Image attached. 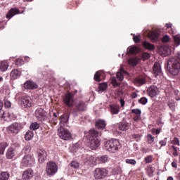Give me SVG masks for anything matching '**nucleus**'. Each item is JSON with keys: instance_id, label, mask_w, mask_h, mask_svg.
Wrapping results in <instances>:
<instances>
[{"instance_id": "nucleus-1", "label": "nucleus", "mask_w": 180, "mask_h": 180, "mask_svg": "<svg viewBox=\"0 0 180 180\" xmlns=\"http://www.w3.org/2000/svg\"><path fill=\"white\" fill-rule=\"evenodd\" d=\"M167 71L174 76L179 74L180 62L178 58L172 57L167 60Z\"/></svg>"}, {"instance_id": "nucleus-2", "label": "nucleus", "mask_w": 180, "mask_h": 180, "mask_svg": "<svg viewBox=\"0 0 180 180\" xmlns=\"http://www.w3.org/2000/svg\"><path fill=\"white\" fill-rule=\"evenodd\" d=\"M104 147L109 153H117L121 146L117 139H111L105 142Z\"/></svg>"}, {"instance_id": "nucleus-3", "label": "nucleus", "mask_w": 180, "mask_h": 180, "mask_svg": "<svg viewBox=\"0 0 180 180\" xmlns=\"http://www.w3.org/2000/svg\"><path fill=\"white\" fill-rule=\"evenodd\" d=\"M85 110H86V104H85V102L79 101L75 103V107L72 109L70 113L74 117H77L80 112H85Z\"/></svg>"}, {"instance_id": "nucleus-4", "label": "nucleus", "mask_w": 180, "mask_h": 180, "mask_svg": "<svg viewBox=\"0 0 180 180\" xmlns=\"http://www.w3.org/2000/svg\"><path fill=\"white\" fill-rule=\"evenodd\" d=\"M57 171H58V166L56 162L53 161H49L46 164V167L45 172L46 175L49 176H53V175H56L57 174Z\"/></svg>"}, {"instance_id": "nucleus-5", "label": "nucleus", "mask_w": 180, "mask_h": 180, "mask_svg": "<svg viewBox=\"0 0 180 180\" xmlns=\"http://www.w3.org/2000/svg\"><path fill=\"white\" fill-rule=\"evenodd\" d=\"M35 117L39 122H47L49 117L47 116V112L41 108H38L34 112Z\"/></svg>"}, {"instance_id": "nucleus-6", "label": "nucleus", "mask_w": 180, "mask_h": 180, "mask_svg": "<svg viewBox=\"0 0 180 180\" xmlns=\"http://www.w3.org/2000/svg\"><path fill=\"white\" fill-rule=\"evenodd\" d=\"M109 171L106 168L98 167L94 172V176L95 179H103L105 176H108Z\"/></svg>"}, {"instance_id": "nucleus-7", "label": "nucleus", "mask_w": 180, "mask_h": 180, "mask_svg": "<svg viewBox=\"0 0 180 180\" xmlns=\"http://www.w3.org/2000/svg\"><path fill=\"white\" fill-rule=\"evenodd\" d=\"M84 143L86 146L91 148V150H96L101 146V141L96 138L87 139Z\"/></svg>"}, {"instance_id": "nucleus-8", "label": "nucleus", "mask_w": 180, "mask_h": 180, "mask_svg": "<svg viewBox=\"0 0 180 180\" xmlns=\"http://www.w3.org/2000/svg\"><path fill=\"white\" fill-rule=\"evenodd\" d=\"M23 124L20 122H13L8 127V130L13 134H19L20 130L23 129Z\"/></svg>"}, {"instance_id": "nucleus-9", "label": "nucleus", "mask_w": 180, "mask_h": 180, "mask_svg": "<svg viewBox=\"0 0 180 180\" xmlns=\"http://www.w3.org/2000/svg\"><path fill=\"white\" fill-rule=\"evenodd\" d=\"M58 134L62 140H71V133L64 127H60L58 129Z\"/></svg>"}, {"instance_id": "nucleus-10", "label": "nucleus", "mask_w": 180, "mask_h": 180, "mask_svg": "<svg viewBox=\"0 0 180 180\" xmlns=\"http://www.w3.org/2000/svg\"><path fill=\"white\" fill-rule=\"evenodd\" d=\"M20 103L22 108L27 109V108H32V98L30 96H22L20 99Z\"/></svg>"}, {"instance_id": "nucleus-11", "label": "nucleus", "mask_w": 180, "mask_h": 180, "mask_svg": "<svg viewBox=\"0 0 180 180\" xmlns=\"http://www.w3.org/2000/svg\"><path fill=\"white\" fill-rule=\"evenodd\" d=\"M64 103L66 104V106L71 108V106H74V94L68 92L65 94L63 98Z\"/></svg>"}, {"instance_id": "nucleus-12", "label": "nucleus", "mask_w": 180, "mask_h": 180, "mask_svg": "<svg viewBox=\"0 0 180 180\" xmlns=\"http://www.w3.org/2000/svg\"><path fill=\"white\" fill-rule=\"evenodd\" d=\"M34 159L30 155H25L22 160L21 165L22 167H32Z\"/></svg>"}, {"instance_id": "nucleus-13", "label": "nucleus", "mask_w": 180, "mask_h": 180, "mask_svg": "<svg viewBox=\"0 0 180 180\" xmlns=\"http://www.w3.org/2000/svg\"><path fill=\"white\" fill-rule=\"evenodd\" d=\"M108 161H109V156L108 155H100L96 158L94 165H96V164H106Z\"/></svg>"}, {"instance_id": "nucleus-14", "label": "nucleus", "mask_w": 180, "mask_h": 180, "mask_svg": "<svg viewBox=\"0 0 180 180\" xmlns=\"http://www.w3.org/2000/svg\"><path fill=\"white\" fill-rule=\"evenodd\" d=\"M38 161L40 164H43L47 160V152L44 150L39 149L37 150Z\"/></svg>"}, {"instance_id": "nucleus-15", "label": "nucleus", "mask_w": 180, "mask_h": 180, "mask_svg": "<svg viewBox=\"0 0 180 180\" xmlns=\"http://www.w3.org/2000/svg\"><path fill=\"white\" fill-rule=\"evenodd\" d=\"M33 175H34L33 169H32L31 168L27 169L25 171L22 172V179L30 180L33 178Z\"/></svg>"}, {"instance_id": "nucleus-16", "label": "nucleus", "mask_w": 180, "mask_h": 180, "mask_svg": "<svg viewBox=\"0 0 180 180\" xmlns=\"http://www.w3.org/2000/svg\"><path fill=\"white\" fill-rule=\"evenodd\" d=\"M58 112L54 111H50L49 113L48 120L53 123V124H57V120H58Z\"/></svg>"}, {"instance_id": "nucleus-17", "label": "nucleus", "mask_w": 180, "mask_h": 180, "mask_svg": "<svg viewBox=\"0 0 180 180\" xmlns=\"http://www.w3.org/2000/svg\"><path fill=\"white\" fill-rule=\"evenodd\" d=\"M19 13H20V11H19V9L12 8L8 11L6 18H7V19H12L15 15H19Z\"/></svg>"}, {"instance_id": "nucleus-18", "label": "nucleus", "mask_w": 180, "mask_h": 180, "mask_svg": "<svg viewBox=\"0 0 180 180\" xmlns=\"http://www.w3.org/2000/svg\"><path fill=\"white\" fill-rule=\"evenodd\" d=\"M24 88L25 89H37V88H39V85L33 81H27L24 84Z\"/></svg>"}, {"instance_id": "nucleus-19", "label": "nucleus", "mask_w": 180, "mask_h": 180, "mask_svg": "<svg viewBox=\"0 0 180 180\" xmlns=\"http://www.w3.org/2000/svg\"><path fill=\"white\" fill-rule=\"evenodd\" d=\"M149 39H150V41H152V43L158 41V40H160V33L156 31L151 32L149 34Z\"/></svg>"}, {"instance_id": "nucleus-20", "label": "nucleus", "mask_w": 180, "mask_h": 180, "mask_svg": "<svg viewBox=\"0 0 180 180\" xmlns=\"http://www.w3.org/2000/svg\"><path fill=\"white\" fill-rule=\"evenodd\" d=\"M96 127L98 129V130H105L106 127V122L103 120H98L96 122Z\"/></svg>"}, {"instance_id": "nucleus-21", "label": "nucleus", "mask_w": 180, "mask_h": 180, "mask_svg": "<svg viewBox=\"0 0 180 180\" xmlns=\"http://www.w3.org/2000/svg\"><path fill=\"white\" fill-rule=\"evenodd\" d=\"M118 129L122 131H126V130H129V123L126 121L121 122L118 124Z\"/></svg>"}, {"instance_id": "nucleus-22", "label": "nucleus", "mask_w": 180, "mask_h": 180, "mask_svg": "<svg viewBox=\"0 0 180 180\" xmlns=\"http://www.w3.org/2000/svg\"><path fill=\"white\" fill-rule=\"evenodd\" d=\"M153 74L155 77H158L162 74V71H161V67L158 64H155L153 65Z\"/></svg>"}, {"instance_id": "nucleus-23", "label": "nucleus", "mask_w": 180, "mask_h": 180, "mask_svg": "<svg viewBox=\"0 0 180 180\" xmlns=\"http://www.w3.org/2000/svg\"><path fill=\"white\" fill-rule=\"evenodd\" d=\"M13 157H15V148H13V146H11L7 150L6 158H8V160H12Z\"/></svg>"}, {"instance_id": "nucleus-24", "label": "nucleus", "mask_w": 180, "mask_h": 180, "mask_svg": "<svg viewBox=\"0 0 180 180\" xmlns=\"http://www.w3.org/2000/svg\"><path fill=\"white\" fill-rule=\"evenodd\" d=\"M8 146H9V144H8L6 142H2L0 143V160H2L5 150Z\"/></svg>"}, {"instance_id": "nucleus-25", "label": "nucleus", "mask_w": 180, "mask_h": 180, "mask_svg": "<svg viewBox=\"0 0 180 180\" xmlns=\"http://www.w3.org/2000/svg\"><path fill=\"white\" fill-rule=\"evenodd\" d=\"M146 84V78L143 77H139L136 78V86H141V85H144Z\"/></svg>"}, {"instance_id": "nucleus-26", "label": "nucleus", "mask_w": 180, "mask_h": 180, "mask_svg": "<svg viewBox=\"0 0 180 180\" xmlns=\"http://www.w3.org/2000/svg\"><path fill=\"white\" fill-rule=\"evenodd\" d=\"M98 136H99V132H98L95 129H90L89 131V139H98Z\"/></svg>"}, {"instance_id": "nucleus-27", "label": "nucleus", "mask_w": 180, "mask_h": 180, "mask_svg": "<svg viewBox=\"0 0 180 180\" xmlns=\"http://www.w3.org/2000/svg\"><path fill=\"white\" fill-rule=\"evenodd\" d=\"M142 44L144 49H146V50H154V49H155V47L153 45V44L147 41H143Z\"/></svg>"}, {"instance_id": "nucleus-28", "label": "nucleus", "mask_w": 180, "mask_h": 180, "mask_svg": "<svg viewBox=\"0 0 180 180\" xmlns=\"http://www.w3.org/2000/svg\"><path fill=\"white\" fill-rule=\"evenodd\" d=\"M10 75L12 79H16L20 77V72H19L18 70H13Z\"/></svg>"}, {"instance_id": "nucleus-29", "label": "nucleus", "mask_w": 180, "mask_h": 180, "mask_svg": "<svg viewBox=\"0 0 180 180\" xmlns=\"http://www.w3.org/2000/svg\"><path fill=\"white\" fill-rule=\"evenodd\" d=\"M9 67V65H8V62L6 61H1L0 63V70L2 71V72H5L6 70H8V68Z\"/></svg>"}, {"instance_id": "nucleus-30", "label": "nucleus", "mask_w": 180, "mask_h": 180, "mask_svg": "<svg viewBox=\"0 0 180 180\" xmlns=\"http://www.w3.org/2000/svg\"><path fill=\"white\" fill-rule=\"evenodd\" d=\"M111 113L112 115H117L120 111V108L117 105H110Z\"/></svg>"}, {"instance_id": "nucleus-31", "label": "nucleus", "mask_w": 180, "mask_h": 180, "mask_svg": "<svg viewBox=\"0 0 180 180\" xmlns=\"http://www.w3.org/2000/svg\"><path fill=\"white\" fill-rule=\"evenodd\" d=\"M34 136V134H33L32 131H27L25 134V139L27 141H30L32 139H33V136Z\"/></svg>"}, {"instance_id": "nucleus-32", "label": "nucleus", "mask_w": 180, "mask_h": 180, "mask_svg": "<svg viewBox=\"0 0 180 180\" xmlns=\"http://www.w3.org/2000/svg\"><path fill=\"white\" fill-rule=\"evenodd\" d=\"M127 54H128V56H133L136 54V46H129L127 50Z\"/></svg>"}, {"instance_id": "nucleus-33", "label": "nucleus", "mask_w": 180, "mask_h": 180, "mask_svg": "<svg viewBox=\"0 0 180 180\" xmlns=\"http://www.w3.org/2000/svg\"><path fill=\"white\" fill-rule=\"evenodd\" d=\"M9 179V172H1L0 174V180H8Z\"/></svg>"}, {"instance_id": "nucleus-34", "label": "nucleus", "mask_w": 180, "mask_h": 180, "mask_svg": "<svg viewBox=\"0 0 180 180\" xmlns=\"http://www.w3.org/2000/svg\"><path fill=\"white\" fill-rule=\"evenodd\" d=\"M69 167L74 168V169H78L79 168V163L77 161H72L69 164Z\"/></svg>"}, {"instance_id": "nucleus-35", "label": "nucleus", "mask_w": 180, "mask_h": 180, "mask_svg": "<svg viewBox=\"0 0 180 180\" xmlns=\"http://www.w3.org/2000/svg\"><path fill=\"white\" fill-rule=\"evenodd\" d=\"M40 127V125L37 122H32L30 126V130H37Z\"/></svg>"}, {"instance_id": "nucleus-36", "label": "nucleus", "mask_w": 180, "mask_h": 180, "mask_svg": "<svg viewBox=\"0 0 180 180\" xmlns=\"http://www.w3.org/2000/svg\"><path fill=\"white\" fill-rule=\"evenodd\" d=\"M32 150V148L30 147V145H26L23 149H22V153L24 154H27L28 153H30V150Z\"/></svg>"}, {"instance_id": "nucleus-37", "label": "nucleus", "mask_w": 180, "mask_h": 180, "mask_svg": "<svg viewBox=\"0 0 180 180\" xmlns=\"http://www.w3.org/2000/svg\"><path fill=\"white\" fill-rule=\"evenodd\" d=\"M167 106H169L171 110H175V102H174L173 101L167 102Z\"/></svg>"}, {"instance_id": "nucleus-38", "label": "nucleus", "mask_w": 180, "mask_h": 180, "mask_svg": "<svg viewBox=\"0 0 180 180\" xmlns=\"http://www.w3.org/2000/svg\"><path fill=\"white\" fill-rule=\"evenodd\" d=\"M128 63L132 67H136V57L129 58L128 60Z\"/></svg>"}, {"instance_id": "nucleus-39", "label": "nucleus", "mask_w": 180, "mask_h": 180, "mask_svg": "<svg viewBox=\"0 0 180 180\" xmlns=\"http://www.w3.org/2000/svg\"><path fill=\"white\" fill-rule=\"evenodd\" d=\"M106 88H108V84L102 83L98 85L99 91H106Z\"/></svg>"}, {"instance_id": "nucleus-40", "label": "nucleus", "mask_w": 180, "mask_h": 180, "mask_svg": "<svg viewBox=\"0 0 180 180\" xmlns=\"http://www.w3.org/2000/svg\"><path fill=\"white\" fill-rule=\"evenodd\" d=\"M139 103H141V105H146L147 102H148V100L146 97H142L138 100Z\"/></svg>"}, {"instance_id": "nucleus-41", "label": "nucleus", "mask_w": 180, "mask_h": 180, "mask_svg": "<svg viewBox=\"0 0 180 180\" xmlns=\"http://www.w3.org/2000/svg\"><path fill=\"white\" fill-rule=\"evenodd\" d=\"M158 92L159 91H148V95H149V96H150V98H155V96H157Z\"/></svg>"}, {"instance_id": "nucleus-42", "label": "nucleus", "mask_w": 180, "mask_h": 180, "mask_svg": "<svg viewBox=\"0 0 180 180\" xmlns=\"http://www.w3.org/2000/svg\"><path fill=\"white\" fill-rule=\"evenodd\" d=\"M147 139L148 144H153V143H154V140L155 139V138H154V136H153L151 134H148Z\"/></svg>"}, {"instance_id": "nucleus-43", "label": "nucleus", "mask_w": 180, "mask_h": 180, "mask_svg": "<svg viewBox=\"0 0 180 180\" xmlns=\"http://www.w3.org/2000/svg\"><path fill=\"white\" fill-rule=\"evenodd\" d=\"M174 41L175 44H177L178 46L180 45V35L177 34V35H174Z\"/></svg>"}, {"instance_id": "nucleus-44", "label": "nucleus", "mask_w": 180, "mask_h": 180, "mask_svg": "<svg viewBox=\"0 0 180 180\" xmlns=\"http://www.w3.org/2000/svg\"><path fill=\"white\" fill-rule=\"evenodd\" d=\"M136 120H139L141 119V110L140 109H136Z\"/></svg>"}, {"instance_id": "nucleus-45", "label": "nucleus", "mask_w": 180, "mask_h": 180, "mask_svg": "<svg viewBox=\"0 0 180 180\" xmlns=\"http://www.w3.org/2000/svg\"><path fill=\"white\" fill-rule=\"evenodd\" d=\"M15 63L16 65H18V67H21V65H23L24 61H23V59L19 58V59H16Z\"/></svg>"}, {"instance_id": "nucleus-46", "label": "nucleus", "mask_w": 180, "mask_h": 180, "mask_svg": "<svg viewBox=\"0 0 180 180\" xmlns=\"http://www.w3.org/2000/svg\"><path fill=\"white\" fill-rule=\"evenodd\" d=\"M127 164H129L130 165H136V160L133 159H127L125 160Z\"/></svg>"}, {"instance_id": "nucleus-47", "label": "nucleus", "mask_w": 180, "mask_h": 180, "mask_svg": "<svg viewBox=\"0 0 180 180\" xmlns=\"http://www.w3.org/2000/svg\"><path fill=\"white\" fill-rule=\"evenodd\" d=\"M111 84L114 85L115 86H119L120 84L117 82V80L116 79V77H113L111 80Z\"/></svg>"}, {"instance_id": "nucleus-48", "label": "nucleus", "mask_w": 180, "mask_h": 180, "mask_svg": "<svg viewBox=\"0 0 180 180\" xmlns=\"http://www.w3.org/2000/svg\"><path fill=\"white\" fill-rule=\"evenodd\" d=\"M95 81L99 82L101 81V73L99 72H96L94 75Z\"/></svg>"}, {"instance_id": "nucleus-49", "label": "nucleus", "mask_w": 180, "mask_h": 180, "mask_svg": "<svg viewBox=\"0 0 180 180\" xmlns=\"http://www.w3.org/2000/svg\"><path fill=\"white\" fill-rule=\"evenodd\" d=\"M162 43H168L169 41V36H168L167 34L165 35L162 38Z\"/></svg>"}, {"instance_id": "nucleus-50", "label": "nucleus", "mask_w": 180, "mask_h": 180, "mask_svg": "<svg viewBox=\"0 0 180 180\" xmlns=\"http://www.w3.org/2000/svg\"><path fill=\"white\" fill-rule=\"evenodd\" d=\"M4 106L7 109H9V108H11L12 106V103H11V101H9L8 100H5V101H4Z\"/></svg>"}, {"instance_id": "nucleus-51", "label": "nucleus", "mask_w": 180, "mask_h": 180, "mask_svg": "<svg viewBox=\"0 0 180 180\" xmlns=\"http://www.w3.org/2000/svg\"><path fill=\"white\" fill-rule=\"evenodd\" d=\"M117 79H119V81H123L124 77L122 72H117Z\"/></svg>"}, {"instance_id": "nucleus-52", "label": "nucleus", "mask_w": 180, "mask_h": 180, "mask_svg": "<svg viewBox=\"0 0 180 180\" xmlns=\"http://www.w3.org/2000/svg\"><path fill=\"white\" fill-rule=\"evenodd\" d=\"M145 161L146 164H150V162H153V156H148L145 158Z\"/></svg>"}, {"instance_id": "nucleus-53", "label": "nucleus", "mask_w": 180, "mask_h": 180, "mask_svg": "<svg viewBox=\"0 0 180 180\" xmlns=\"http://www.w3.org/2000/svg\"><path fill=\"white\" fill-rule=\"evenodd\" d=\"M141 58L143 60H148V58H150V55L147 53H143L141 55Z\"/></svg>"}, {"instance_id": "nucleus-54", "label": "nucleus", "mask_w": 180, "mask_h": 180, "mask_svg": "<svg viewBox=\"0 0 180 180\" xmlns=\"http://www.w3.org/2000/svg\"><path fill=\"white\" fill-rule=\"evenodd\" d=\"M154 174V170L153 169V167H148V175L149 176H153Z\"/></svg>"}, {"instance_id": "nucleus-55", "label": "nucleus", "mask_w": 180, "mask_h": 180, "mask_svg": "<svg viewBox=\"0 0 180 180\" xmlns=\"http://www.w3.org/2000/svg\"><path fill=\"white\" fill-rule=\"evenodd\" d=\"M0 119H5V111L0 108Z\"/></svg>"}, {"instance_id": "nucleus-56", "label": "nucleus", "mask_w": 180, "mask_h": 180, "mask_svg": "<svg viewBox=\"0 0 180 180\" xmlns=\"http://www.w3.org/2000/svg\"><path fill=\"white\" fill-rule=\"evenodd\" d=\"M173 144H174L176 146H179V139L176 137L174 138Z\"/></svg>"}, {"instance_id": "nucleus-57", "label": "nucleus", "mask_w": 180, "mask_h": 180, "mask_svg": "<svg viewBox=\"0 0 180 180\" xmlns=\"http://www.w3.org/2000/svg\"><path fill=\"white\" fill-rule=\"evenodd\" d=\"M160 144L161 145V147H163V146H167V140H162L160 141Z\"/></svg>"}, {"instance_id": "nucleus-58", "label": "nucleus", "mask_w": 180, "mask_h": 180, "mask_svg": "<svg viewBox=\"0 0 180 180\" xmlns=\"http://www.w3.org/2000/svg\"><path fill=\"white\" fill-rule=\"evenodd\" d=\"M141 39H140V34L136 36V43H140Z\"/></svg>"}, {"instance_id": "nucleus-59", "label": "nucleus", "mask_w": 180, "mask_h": 180, "mask_svg": "<svg viewBox=\"0 0 180 180\" xmlns=\"http://www.w3.org/2000/svg\"><path fill=\"white\" fill-rule=\"evenodd\" d=\"M120 105H121V108H123L124 106V100L121 98L120 100Z\"/></svg>"}, {"instance_id": "nucleus-60", "label": "nucleus", "mask_w": 180, "mask_h": 180, "mask_svg": "<svg viewBox=\"0 0 180 180\" xmlns=\"http://www.w3.org/2000/svg\"><path fill=\"white\" fill-rule=\"evenodd\" d=\"M120 72H122V75H123V74H125V75H127V71L124 70V69H123V68L120 69Z\"/></svg>"}, {"instance_id": "nucleus-61", "label": "nucleus", "mask_w": 180, "mask_h": 180, "mask_svg": "<svg viewBox=\"0 0 180 180\" xmlns=\"http://www.w3.org/2000/svg\"><path fill=\"white\" fill-rule=\"evenodd\" d=\"M172 167H173V168H176L178 167V164L176 163V162H172Z\"/></svg>"}, {"instance_id": "nucleus-62", "label": "nucleus", "mask_w": 180, "mask_h": 180, "mask_svg": "<svg viewBox=\"0 0 180 180\" xmlns=\"http://www.w3.org/2000/svg\"><path fill=\"white\" fill-rule=\"evenodd\" d=\"M165 27H166L167 29H169V27H172V23H166V24H165Z\"/></svg>"}, {"instance_id": "nucleus-63", "label": "nucleus", "mask_w": 180, "mask_h": 180, "mask_svg": "<svg viewBox=\"0 0 180 180\" xmlns=\"http://www.w3.org/2000/svg\"><path fill=\"white\" fill-rule=\"evenodd\" d=\"M4 29H5V25L0 21V30H4Z\"/></svg>"}, {"instance_id": "nucleus-64", "label": "nucleus", "mask_w": 180, "mask_h": 180, "mask_svg": "<svg viewBox=\"0 0 180 180\" xmlns=\"http://www.w3.org/2000/svg\"><path fill=\"white\" fill-rule=\"evenodd\" d=\"M153 131H155V134H160L161 131L158 129H153Z\"/></svg>"}]
</instances>
